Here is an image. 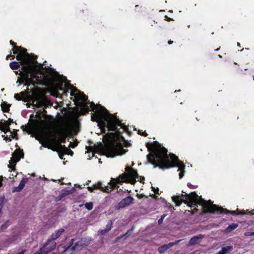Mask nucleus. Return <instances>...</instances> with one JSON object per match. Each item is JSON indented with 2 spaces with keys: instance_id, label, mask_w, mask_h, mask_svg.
Listing matches in <instances>:
<instances>
[{
  "instance_id": "1",
  "label": "nucleus",
  "mask_w": 254,
  "mask_h": 254,
  "mask_svg": "<svg viewBox=\"0 0 254 254\" xmlns=\"http://www.w3.org/2000/svg\"><path fill=\"white\" fill-rule=\"evenodd\" d=\"M37 56L30 55L27 53V49L17 46V83L28 86L31 84L48 86L51 84V79L46 74L44 64H39L36 59Z\"/></svg>"
},
{
  "instance_id": "2",
  "label": "nucleus",
  "mask_w": 254,
  "mask_h": 254,
  "mask_svg": "<svg viewBox=\"0 0 254 254\" xmlns=\"http://www.w3.org/2000/svg\"><path fill=\"white\" fill-rule=\"evenodd\" d=\"M88 104H90L89 108L90 110H96L91 116V121L98 123V126L103 133L105 132L107 128L109 131H114L109 133L111 136L118 139L123 138L122 134L127 131L128 127L122 123L115 114H110L104 107L95 104L93 102L88 101Z\"/></svg>"
},
{
  "instance_id": "3",
  "label": "nucleus",
  "mask_w": 254,
  "mask_h": 254,
  "mask_svg": "<svg viewBox=\"0 0 254 254\" xmlns=\"http://www.w3.org/2000/svg\"><path fill=\"white\" fill-rule=\"evenodd\" d=\"M154 144H158L156 141L153 142H147L146 146L149 151L154 148L152 152L147 156V161L152 164L154 168L159 167L161 169H167L176 166L178 167L179 178L182 179L185 173V165L181 162L178 157L174 154H167L168 150L164 147L155 148Z\"/></svg>"
},
{
  "instance_id": "4",
  "label": "nucleus",
  "mask_w": 254,
  "mask_h": 254,
  "mask_svg": "<svg viewBox=\"0 0 254 254\" xmlns=\"http://www.w3.org/2000/svg\"><path fill=\"white\" fill-rule=\"evenodd\" d=\"M72 134V129L68 124H65L56 129V131L53 133V132H49L48 133L43 134V139L49 145H55L58 149L63 150L62 143H65L66 139L71 136Z\"/></svg>"
},
{
  "instance_id": "5",
  "label": "nucleus",
  "mask_w": 254,
  "mask_h": 254,
  "mask_svg": "<svg viewBox=\"0 0 254 254\" xmlns=\"http://www.w3.org/2000/svg\"><path fill=\"white\" fill-rule=\"evenodd\" d=\"M125 170L127 172V173H123L117 178H111L110 184L112 188L118 189L119 186L117 184H120L124 182H128L134 185L136 182V179H139V175L136 170L129 167H127Z\"/></svg>"
},
{
  "instance_id": "6",
  "label": "nucleus",
  "mask_w": 254,
  "mask_h": 254,
  "mask_svg": "<svg viewBox=\"0 0 254 254\" xmlns=\"http://www.w3.org/2000/svg\"><path fill=\"white\" fill-rule=\"evenodd\" d=\"M183 193L185 194H182L181 196L185 197V199H182L181 196L175 195L172 197V200L175 203L176 206H179L181 205L182 202L187 204L188 206L193 207L197 206V204L199 203L200 199H198V195L195 192H191L190 194H188L182 191Z\"/></svg>"
},
{
  "instance_id": "7",
  "label": "nucleus",
  "mask_w": 254,
  "mask_h": 254,
  "mask_svg": "<svg viewBox=\"0 0 254 254\" xmlns=\"http://www.w3.org/2000/svg\"><path fill=\"white\" fill-rule=\"evenodd\" d=\"M103 154L108 157H114L117 155H122L126 152L123 145L120 142H112L105 145L102 149Z\"/></svg>"
},
{
  "instance_id": "8",
  "label": "nucleus",
  "mask_w": 254,
  "mask_h": 254,
  "mask_svg": "<svg viewBox=\"0 0 254 254\" xmlns=\"http://www.w3.org/2000/svg\"><path fill=\"white\" fill-rule=\"evenodd\" d=\"M43 123L44 121L42 120H33L23 130L29 134H43L44 129Z\"/></svg>"
},
{
  "instance_id": "9",
  "label": "nucleus",
  "mask_w": 254,
  "mask_h": 254,
  "mask_svg": "<svg viewBox=\"0 0 254 254\" xmlns=\"http://www.w3.org/2000/svg\"><path fill=\"white\" fill-rule=\"evenodd\" d=\"M72 89H71L70 95L71 96H74V92H78L79 93L77 94L75 97L78 101H81L82 102L80 104V112L81 115H85L90 111L89 106L87 105L88 104V97L84 94L83 92H80L77 89L73 87L71 85H69Z\"/></svg>"
},
{
  "instance_id": "10",
  "label": "nucleus",
  "mask_w": 254,
  "mask_h": 254,
  "mask_svg": "<svg viewBox=\"0 0 254 254\" xmlns=\"http://www.w3.org/2000/svg\"><path fill=\"white\" fill-rule=\"evenodd\" d=\"M199 202L197 205H201L202 206V213L203 214L207 213L219 214L220 211L223 210L221 208L220 206H217L216 204H211L210 200L207 202L200 198V201Z\"/></svg>"
},
{
  "instance_id": "11",
  "label": "nucleus",
  "mask_w": 254,
  "mask_h": 254,
  "mask_svg": "<svg viewBox=\"0 0 254 254\" xmlns=\"http://www.w3.org/2000/svg\"><path fill=\"white\" fill-rule=\"evenodd\" d=\"M74 239H72L69 244H66L64 247V252L66 254V252L70 250L71 252L69 254H72L76 251H79L81 250L84 245L82 240L79 241L74 244Z\"/></svg>"
},
{
  "instance_id": "12",
  "label": "nucleus",
  "mask_w": 254,
  "mask_h": 254,
  "mask_svg": "<svg viewBox=\"0 0 254 254\" xmlns=\"http://www.w3.org/2000/svg\"><path fill=\"white\" fill-rule=\"evenodd\" d=\"M134 198L131 196H128L122 199L116 206V210H119L121 208H124L127 206L133 203Z\"/></svg>"
},
{
  "instance_id": "13",
  "label": "nucleus",
  "mask_w": 254,
  "mask_h": 254,
  "mask_svg": "<svg viewBox=\"0 0 254 254\" xmlns=\"http://www.w3.org/2000/svg\"><path fill=\"white\" fill-rule=\"evenodd\" d=\"M221 208L222 209H223V210L220 211L219 214L226 213V214H231L233 215L253 214V213L251 211L248 212V210H247V212H246L245 210H240L239 209H237L236 211H232V210H227L225 208H223L222 207H221Z\"/></svg>"
},
{
  "instance_id": "14",
  "label": "nucleus",
  "mask_w": 254,
  "mask_h": 254,
  "mask_svg": "<svg viewBox=\"0 0 254 254\" xmlns=\"http://www.w3.org/2000/svg\"><path fill=\"white\" fill-rule=\"evenodd\" d=\"M110 186H103L102 183L98 182L97 184L93 185L94 190H100L106 193L110 192L112 190L114 189H117V188H112V186L110 184V182L108 184Z\"/></svg>"
},
{
  "instance_id": "15",
  "label": "nucleus",
  "mask_w": 254,
  "mask_h": 254,
  "mask_svg": "<svg viewBox=\"0 0 254 254\" xmlns=\"http://www.w3.org/2000/svg\"><path fill=\"white\" fill-rule=\"evenodd\" d=\"M56 243L54 240H52L51 239H49L46 244L43 246V249H46L49 252L55 250L56 248Z\"/></svg>"
},
{
  "instance_id": "16",
  "label": "nucleus",
  "mask_w": 254,
  "mask_h": 254,
  "mask_svg": "<svg viewBox=\"0 0 254 254\" xmlns=\"http://www.w3.org/2000/svg\"><path fill=\"white\" fill-rule=\"evenodd\" d=\"M181 241V240H178L174 242H171L168 244L161 246L158 248V251L160 254L163 253L165 252H166L168 249H169L170 248L173 247L174 245H178Z\"/></svg>"
},
{
  "instance_id": "17",
  "label": "nucleus",
  "mask_w": 254,
  "mask_h": 254,
  "mask_svg": "<svg viewBox=\"0 0 254 254\" xmlns=\"http://www.w3.org/2000/svg\"><path fill=\"white\" fill-rule=\"evenodd\" d=\"M12 122V121L9 119L8 121H4V122H2V121H0V129L4 132H7L8 130H9V126L10 123Z\"/></svg>"
},
{
  "instance_id": "18",
  "label": "nucleus",
  "mask_w": 254,
  "mask_h": 254,
  "mask_svg": "<svg viewBox=\"0 0 254 254\" xmlns=\"http://www.w3.org/2000/svg\"><path fill=\"white\" fill-rule=\"evenodd\" d=\"M8 167L11 169L10 171H13L15 173V166L16 164V150L12 153V156L11 159L9 161Z\"/></svg>"
},
{
  "instance_id": "19",
  "label": "nucleus",
  "mask_w": 254,
  "mask_h": 254,
  "mask_svg": "<svg viewBox=\"0 0 254 254\" xmlns=\"http://www.w3.org/2000/svg\"><path fill=\"white\" fill-rule=\"evenodd\" d=\"M113 227V221L112 220H110L107 224L106 226V228L105 229L100 230L98 232L99 234L103 235L107 233Z\"/></svg>"
},
{
  "instance_id": "20",
  "label": "nucleus",
  "mask_w": 254,
  "mask_h": 254,
  "mask_svg": "<svg viewBox=\"0 0 254 254\" xmlns=\"http://www.w3.org/2000/svg\"><path fill=\"white\" fill-rule=\"evenodd\" d=\"M202 239V236H201V235L194 236L190 239L189 245L193 246L199 244L200 242Z\"/></svg>"
},
{
  "instance_id": "21",
  "label": "nucleus",
  "mask_w": 254,
  "mask_h": 254,
  "mask_svg": "<svg viewBox=\"0 0 254 254\" xmlns=\"http://www.w3.org/2000/svg\"><path fill=\"white\" fill-rule=\"evenodd\" d=\"M64 230L61 228L56 231L54 233L52 234L51 236L50 239L52 240H55L60 237V236L64 232Z\"/></svg>"
},
{
  "instance_id": "22",
  "label": "nucleus",
  "mask_w": 254,
  "mask_h": 254,
  "mask_svg": "<svg viewBox=\"0 0 254 254\" xmlns=\"http://www.w3.org/2000/svg\"><path fill=\"white\" fill-rule=\"evenodd\" d=\"M24 154L22 149L17 144V163L24 157Z\"/></svg>"
},
{
  "instance_id": "23",
  "label": "nucleus",
  "mask_w": 254,
  "mask_h": 254,
  "mask_svg": "<svg viewBox=\"0 0 254 254\" xmlns=\"http://www.w3.org/2000/svg\"><path fill=\"white\" fill-rule=\"evenodd\" d=\"M232 246H227L226 247H223L222 248L221 251L217 253V254H226L228 253L230 251L232 250Z\"/></svg>"
},
{
  "instance_id": "24",
  "label": "nucleus",
  "mask_w": 254,
  "mask_h": 254,
  "mask_svg": "<svg viewBox=\"0 0 254 254\" xmlns=\"http://www.w3.org/2000/svg\"><path fill=\"white\" fill-rule=\"evenodd\" d=\"M239 225L237 223H232L230 225H229L225 229V231L226 233H230L233 231L234 230L236 229L238 227Z\"/></svg>"
},
{
  "instance_id": "25",
  "label": "nucleus",
  "mask_w": 254,
  "mask_h": 254,
  "mask_svg": "<svg viewBox=\"0 0 254 254\" xmlns=\"http://www.w3.org/2000/svg\"><path fill=\"white\" fill-rule=\"evenodd\" d=\"M28 180L27 178H23L19 183V185L17 187V192L21 191L25 186V184Z\"/></svg>"
},
{
  "instance_id": "26",
  "label": "nucleus",
  "mask_w": 254,
  "mask_h": 254,
  "mask_svg": "<svg viewBox=\"0 0 254 254\" xmlns=\"http://www.w3.org/2000/svg\"><path fill=\"white\" fill-rule=\"evenodd\" d=\"M16 135V132H15L14 129H13V132H9V137H8V135H6V136H4V135H2V137H4V139L6 141H11V138H14Z\"/></svg>"
},
{
  "instance_id": "27",
  "label": "nucleus",
  "mask_w": 254,
  "mask_h": 254,
  "mask_svg": "<svg viewBox=\"0 0 254 254\" xmlns=\"http://www.w3.org/2000/svg\"><path fill=\"white\" fill-rule=\"evenodd\" d=\"M1 107L3 112H7L9 109V105L5 102L1 103Z\"/></svg>"
},
{
  "instance_id": "28",
  "label": "nucleus",
  "mask_w": 254,
  "mask_h": 254,
  "mask_svg": "<svg viewBox=\"0 0 254 254\" xmlns=\"http://www.w3.org/2000/svg\"><path fill=\"white\" fill-rule=\"evenodd\" d=\"M63 147V151H64V153L67 154H68V155H70L71 156H72L73 154V152L72 151H71L70 149H68V148H67L65 146V145H64Z\"/></svg>"
},
{
  "instance_id": "29",
  "label": "nucleus",
  "mask_w": 254,
  "mask_h": 254,
  "mask_svg": "<svg viewBox=\"0 0 254 254\" xmlns=\"http://www.w3.org/2000/svg\"><path fill=\"white\" fill-rule=\"evenodd\" d=\"M84 205H85V208L88 210H91L93 208V204L92 202H86V203H85L84 204Z\"/></svg>"
},
{
  "instance_id": "30",
  "label": "nucleus",
  "mask_w": 254,
  "mask_h": 254,
  "mask_svg": "<svg viewBox=\"0 0 254 254\" xmlns=\"http://www.w3.org/2000/svg\"><path fill=\"white\" fill-rule=\"evenodd\" d=\"M53 150H54V151L56 150L59 153V157L61 159H63V156H64V154H65V153H64V151H63L61 149H58V150L53 149Z\"/></svg>"
},
{
  "instance_id": "31",
  "label": "nucleus",
  "mask_w": 254,
  "mask_h": 254,
  "mask_svg": "<svg viewBox=\"0 0 254 254\" xmlns=\"http://www.w3.org/2000/svg\"><path fill=\"white\" fill-rule=\"evenodd\" d=\"M43 249V247L40 248V250L37 252L38 254H48V252L46 249Z\"/></svg>"
},
{
  "instance_id": "32",
  "label": "nucleus",
  "mask_w": 254,
  "mask_h": 254,
  "mask_svg": "<svg viewBox=\"0 0 254 254\" xmlns=\"http://www.w3.org/2000/svg\"><path fill=\"white\" fill-rule=\"evenodd\" d=\"M9 66L12 69H16V62H13L10 63Z\"/></svg>"
},
{
  "instance_id": "33",
  "label": "nucleus",
  "mask_w": 254,
  "mask_h": 254,
  "mask_svg": "<svg viewBox=\"0 0 254 254\" xmlns=\"http://www.w3.org/2000/svg\"><path fill=\"white\" fill-rule=\"evenodd\" d=\"M138 133L140 135H142L143 136H145V137H146V136H147L148 135V134L146 133V132L145 131H143L142 130H138Z\"/></svg>"
},
{
  "instance_id": "34",
  "label": "nucleus",
  "mask_w": 254,
  "mask_h": 254,
  "mask_svg": "<svg viewBox=\"0 0 254 254\" xmlns=\"http://www.w3.org/2000/svg\"><path fill=\"white\" fill-rule=\"evenodd\" d=\"M151 188H152V190L153 191L155 194H160L159 192V189L158 188H155L152 187Z\"/></svg>"
},
{
  "instance_id": "35",
  "label": "nucleus",
  "mask_w": 254,
  "mask_h": 254,
  "mask_svg": "<svg viewBox=\"0 0 254 254\" xmlns=\"http://www.w3.org/2000/svg\"><path fill=\"white\" fill-rule=\"evenodd\" d=\"M244 235L245 236H254V232H246L244 233Z\"/></svg>"
},
{
  "instance_id": "36",
  "label": "nucleus",
  "mask_w": 254,
  "mask_h": 254,
  "mask_svg": "<svg viewBox=\"0 0 254 254\" xmlns=\"http://www.w3.org/2000/svg\"><path fill=\"white\" fill-rule=\"evenodd\" d=\"M188 187L191 189H195L197 187V186H194L192 184H191L190 183H188L187 184Z\"/></svg>"
},
{
  "instance_id": "37",
  "label": "nucleus",
  "mask_w": 254,
  "mask_h": 254,
  "mask_svg": "<svg viewBox=\"0 0 254 254\" xmlns=\"http://www.w3.org/2000/svg\"><path fill=\"white\" fill-rule=\"evenodd\" d=\"M14 175L12 174L10 175L9 176V179L10 180V182H14Z\"/></svg>"
},
{
  "instance_id": "38",
  "label": "nucleus",
  "mask_w": 254,
  "mask_h": 254,
  "mask_svg": "<svg viewBox=\"0 0 254 254\" xmlns=\"http://www.w3.org/2000/svg\"><path fill=\"white\" fill-rule=\"evenodd\" d=\"M10 42L11 45H13V47L12 48V51H13V54H16V48H15V46L14 45V43L12 41H10Z\"/></svg>"
},
{
  "instance_id": "39",
  "label": "nucleus",
  "mask_w": 254,
  "mask_h": 254,
  "mask_svg": "<svg viewBox=\"0 0 254 254\" xmlns=\"http://www.w3.org/2000/svg\"><path fill=\"white\" fill-rule=\"evenodd\" d=\"M87 190L88 191H89L90 192H93V190H94V187H93V186H92V187H87Z\"/></svg>"
},
{
  "instance_id": "40",
  "label": "nucleus",
  "mask_w": 254,
  "mask_h": 254,
  "mask_svg": "<svg viewBox=\"0 0 254 254\" xmlns=\"http://www.w3.org/2000/svg\"><path fill=\"white\" fill-rule=\"evenodd\" d=\"M165 20H166L167 21H172L173 20L172 18H171L169 17L168 16L165 15Z\"/></svg>"
},
{
  "instance_id": "41",
  "label": "nucleus",
  "mask_w": 254,
  "mask_h": 254,
  "mask_svg": "<svg viewBox=\"0 0 254 254\" xmlns=\"http://www.w3.org/2000/svg\"><path fill=\"white\" fill-rule=\"evenodd\" d=\"M77 145V144H74L71 142L70 143V147L73 148Z\"/></svg>"
},
{
  "instance_id": "42",
  "label": "nucleus",
  "mask_w": 254,
  "mask_h": 254,
  "mask_svg": "<svg viewBox=\"0 0 254 254\" xmlns=\"http://www.w3.org/2000/svg\"><path fill=\"white\" fill-rule=\"evenodd\" d=\"M139 180H138L140 182L142 183L143 180H144V177L142 176H139Z\"/></svg>"
},
{
  "instance_id": "43",
  "label": "nucleus",
  "mask_w": 254,
  "mask_h": 254,
  "mask_svg": "<svg viewBox=\"0 0 254 254\" xmlns=\"http://www.w3.org/2000/svg\"><path fill=\"white\" fill-rule=\"evenodd\" d=\"M169 208L171 209V211H172V212L174 210V207L172 205H171V204L169 205Z\"/></svg>"
},
{
  "instance_id": "44",
  "label": "nucleus",
  "mask_w": 254,
  "mask_h": 254,
  "mask_svg": "<svg viewBox=\"0 0 254 254\" xmlns=\"http://www.w3.org/2000/svg\"><path fill=\"white\" fill-rule=\"evenodd\" d=\"M150 196L152 198H155V199H156L157 198V196L155 194H152L150 195Z\"/></svg>"
},
{
  "instance_id": "45",
  "label": "nucleus",
  "mask_w": 254,
  "mask_h": 254,
  "mask_svg": "<svg viewBox=\"0 0 254 254\" xmlns=\"http://www.w3.org/2000/svg\"><path fill=\"white\" fill-rule=\"evenodd\" d=\"M58 89L60 90H63V88L62 87V84L60 85L59 86H58Z\"/></svg>"
},
{
  "instance_id": "46",
  "label": "nucleus",
  "mask_w": 254,
  "mask_h": 254,
  "mask_svg": "<svg viewBox=\"0 0 254 254\" xmlns=\"http://www.w3.org/2000/svg\"><path fill=\"white\" fill-rule=\"evenodd\" d=\"M10 57H12V59H13L14 58V56H11V55H8L7 57H6V60H8Z\"/></svg>"
},
{
  "instance_id": "47",
  "label": "nucleus",
  "mask_w": 254,
  "mask_h": 254,
  "mask_svg": "<svg viewBox=\"0 0 254 254\" xmlns=\"http://www.w3.org/2000/svg\"><path fill=\"white\" fill-rule=\"evenodd\" d=\"M173 41L171 40H169L168 42V43L169 45H171V44H173Z\"/></svg>"
},
{
  "instance_id": "48",
  "label": "nucleus",
  "mask_w": 254,
  "mask_h": 254,
  "mask_svg": "<svg viewBox=\"0 0 254 254\" xmlns=\"http://www.w3.org/2000/svg\"><path fill=\"white\" fill-rule=\"evenodd\" d=\"M25 251V250H22L21 252L17 253V254H24Z\"/></svg>"
},
{
  "instance_id": "49",
  "label": "nucleus",
  "mask_w": 254,
  "mask_h": 254,
  "mask_svg": "<svg viewBox=\"0 0 254 254\" xmlns=\"http://www.w3.org/2000/svg\"><path fill=\"white\" fill-rule=\"evenodd\" d=\"M129 232V231H127V232L125 234H124V235H123V236L121 237V238H123V237H124V236H126L128 234V232Z\"/></svg>"
},
{
  "instance_id": "50",
  "label": "nucleus",
  "mask_w": 254,
  "mask_h": 254,
  "mask_svg": "<svg viewBox=\"0 0 254 254\" xmlns=\"http://www.w3.org/2000/svg\"><path fill=\"white\" fill-rule=\"evenodd\" d=\"M16 99H17V100H21V98H20V97L19 96V95H18V94H17V97H16Z\"/></svg>"
},
{
  "instance_id": "51",
  "label": "nucleus",
  "mask_w": 254,
  "mask_h": 254,
  "mask_svg": "<svg viewBox=\"0 0 254 254\" xmlns=\"http://www.w3.org/2000/svg\"><path fill=\"white\" fill-rule=\"evenodd\" d=\"M162 219H163V218H161V219H160L158 220V223H161V222L162 221Z\"/></svg>"
},
{
  "instance_id": "52",
  "label": "nucleus",
  "mask_w": 254,
  "mask_h": 254,
  "mask_svg": "<svg viewBox=\"0 0 254 254\" xmlns=\"http://www.w3.org/2000/svg\"><path fill=\"white\" fill-rule=\"evenodd\" d=\"M59 181H60V182H61V185H64V183L63 182H61V180H60Z\"/></svg>"
},
{
  "instance_id": "53",
  "label": "nucleus",
  "mask_w": 254,
  "mask_h": 254,
  "mask_svg": "<svg viewBox=\"0 0 254 254\" xmlns=\"http://www.w3.org/2000/svg\"><path fill=\"white\" fill-rule=\"evenodd\" d=\"M1 180L0 179V187L1 186Z\"/></svg>"
},
{
  "instance_id": "54",
  "label": "nucleus",
  "mask_w": 254,
  "mask_h": 254,
  "mask_svg": "<svg viewBox=\"0 0 254 254\" xmlns=\"http://www.w3.org/2000/svg\"><path fill=\"white\" fill-rule=\"evenodd\" d=\"M31 176H33V177H34V176H35V174H34V173H33V174H32L31 175Z\"/></svg>"
},
{
  "instance_id": "55",
  "label": "nucleus",
  "mask_w": 254,
  "mask_h": 254,
  "mask_svg": "<svg viewBox=\"0 0 254 254\" xmlns=\"http://www.w3.org/2000/svg\"><path fill=\"white\" fill-rule=\"evenodd\" d=\"M16 190V188H13V191H14V190Z\"/></svg>"
},
{
  "instance_id": "56",
  "label": "nucleus",
  "mask_w": 254,
  "mask_h": 254,
  "mask_svg": "<svg viewBox=\"0 0 254 254\" xmlns=\"http://www.w3.org/2000/svg\"><path fill=\"white\" fill-rule=\"evenodd\" d=\"M14 98H16V94H14Z\"/></svg>"
},
{
  "instance_id": "57",
  "label": "nucleus",
  "mask_w": 254,
  "mask_h": 254,
  "mask_svg": "<svg viewBox=\"0 0 254 254\" xmlns=\"http://www.w3.org/2000/svg\"><path fill=\"white\" fill-rule=\"evenodd\" d=\"M238 46H240V44L239 43H238Z\"/></svg>"
},
{
  "instance_id": "58",
  "label": "nucleus",
  "mask_w": 254,
  "mask_h": 254,
  "mask_svg": "<svg viewBox=\"0 0 254 254\" xmlns=\"http://www.w3.org/2000/svg\"><path fill=\"white\" fill-rule=\"evenodd\" d=\"M73 190H75V189L74 188H72V189Z\"/></svg>"
},
{
  "instance_id": "59",
  "label": "nucleus",
  "mask_w": 254,
  "mask_h": 254,
  "mask_svg": "<svg viewBox=\"0 0 254 254\" xmlns=\"http://www.w3.org/2000/svg\"><path fill=\"white\" fill-rule=\"evenodd\" d=\"M33 254H38V253L37 252H36V253H34Z\"/></svg>"
},
{
  "instance_id": "60",
  "label": "nucleus",
  "mask_w": 254,
  "mask_h": 254,
  "mask_svg": "<svg viewBox=\"0 0 254 254\" xmlns=\"http://www.w3.org/2000/svg\"><path fill=\"white\" fill-rule=\"evenodd\" d=\"M66 92H67V91H64V93H66Z\"/></svg>"
},
{
  "instance_id": "61",
  "label": "nucleus",
  "mask_w": 254,
  "mask_h": 254,
  "mask_svg": "<svg viewBox=\"0 0 254 254\" xmlns=\"http://www.w3.org/2000/svg\"><path fill=\"white\" fill-rule=\"evenodd\" d=\"M218 56H219V57H220V58H221V57H221V56H220V55H218Z\"/></svg>"
},
{
  "instance_id": "62",
  "label": "nucleus",
  "mask_w": 254,
  "mask_h": 254,
  "mask_svg": "<svg viewBox=\"0 0 254 254\" xmlns=\"http://www.w3.org/2000/svg\"><path fill=\"white\" fill-rule=\"evenodd\" d=\"M43 110H44V112H46V111L45 110L43 109Z\"/></svg>"
},
{
  "instance_id": "63",
  "label": "nucleus",
  "mask_w": 254,
  "mask_h": 254,
  "mask_svg": "<svg viewBox=\"0 0 254 254\" xmlns=\"http://www.w3.org/2000/svg\"><path fill=\"white\" fill-rule=\"evenodd\" d=\"M88 148V146H86V149H87Z\"/></svg>"
},
{
  "instance_id": "64",
  "label": "nucleus",
  "mask_w": 254,
  "mask_h": 254,
  "mask_svg": "<svg viewBox=\"0 0 254 254\" xmlns=\"http://www.w3.org/2000/svg\"><path fill=\"white\" fill-rule=\"evenodd\" d=\"M253 79L254 80V75L253 76Z\"/></svg>"
}]
</instances>
